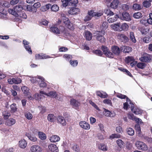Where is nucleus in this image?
I'll list each match as a JSON object with an SVG mask.
<instances>
[{
    "mask_svg": "<svg viewBox=\"0 0 152 152\" xmlns=\"http://www.w3.org/2000/svg\"><path fill=\"white\" fill-rule=\"evenodd\" d=\"M105 32L104 30L97 31L94 33V36L95 37L96 39L101 43H104L105 42L106 39L104 37Z\"/></svg>",
    "mask_w": 152,
    "mask_h": 152,
    "instance_id": "obj_1",
    "label": "nucleus"
},
{
    "mask_svg": "<svg viewBox=\"0 0 152 152\" xmlns=\"http://www.w3.org/2000/svg\"><path fill=\"white\" fill-rule=\"evenodd\" d=\"M116 96L121 99H126V102L124 104L123 108L124 109L127 110L128 107L131 108V104H133L130 99H129L126 95H123L121 94H118L116 95Z\"/></svg>",
    "mask_w": 152,
    "mask_h": 152,
    "instance_id": "obj_2",
    "label": "nucleus"
},
{
    "mask_svg": "<svg viewBox=\"0 0 152 152\" xmlns=\"http://www.w3.org/2000/svg\"><path fill=\"white\" fill-rule=\"evenodd\" d=\"M102 49L103 51L104 54L107 57L111 58H113L114 57V55L113 53L110 52L107 47L102 46Z\"/></svg>",
    "mask_w": 152,
    "mask_h": 152,
    "instance_id": "obj_3",
    "label": "nucleus"
},
{
    "mask_svg": "<svg viewBox=\"0 0 152 152\" xmlns=\"http://www.w3.org/2000/svg\"><path fill=\"white\" fill-rule=\"evenodd\" d=\"M152 56L146 53L143 54L140 58V60L142 62H150L151 61Z\"/></svg>",
    "mask_w": 152,
    "mask_h": 152,
    "instance_id": "obj_4",
    "label": "nucleus"
},
{
    "mask_svg": "<svg viewBox=\"0 0 152 152\" xmlns=\"http://www.w3.org/2000/svg\"><path fill=\"white\" fill-rule=\"evenodd\" d=\"M60 15L61 19L62 20L63 22L67 27L70 29H71V22L68 18H67L65 14L63 12L60 13Z\"/></svg>",
    "mask_w": 152,
    "mask_h": 152,
    "instance_id": "obj_5",
    "label": "nucleus"
},
{
    "mask_svg": "<svg viewBox=\"0 0 152 152\" xmlns=\"http://www.w3.org/2000/svg\"><path fill=\"white\" fill-rule=\"evenodd\" d=\"M135 144L137 148L143 151H146L148 149V148L147 145L142 142L137 141Z\"/></svg>",
    "mask_w": 152,
    "mask_h": 152,
    "instance_id": "obj_6",
    "label": "nucleus"
},
{
    "mask_svg": "<svg viewBox=\"0 0 152 152\" xmlns=\"http://www.w3.org/2000/svg\"><path fill=\"white\" fill-rule=\"evenodd\" d=\"M120 18L122 20L130 21L131 20V17L129 14L126 12H124L120 16Z\"/></svg>",
    "mask_w": 152,
    "mask_h": 152,
    "instance_id": "obj_7",
    "label": "nucleus"
},
{
    "mask_svg": "<svg viewBox=\"0 0 152 152\" xmlns=\"http://www.w3.org/2000/svg\"><path fill=\"white\" fill-rule=\"evenodd\" d=\"M70 104L72 107L74 109L78 110L79 109V106H80V103L76 100L72 99L70 101Z\"/></svg>",
    "mask_w": 152,
    "mask_h": 152,
    "instance_id": "obj_8",
    "label": "nucleus"
},
{
    "mask_svg": "<svg viewBox=\"0 0 152 152\" xmlns=\"http://www.w3.org/2000/svg\"><path fill=\"white\" fill-rule=\"evenodd\" d=\"M21 80L20 79L18 78H13L12 79H9L8 80V83L10 84L13 83L18 84L21 83Z\"/></svg>",
    "mask_w": 152,
    "mask_h": 152,
    "instance_id": "obj_9",
    "label": "nucleus"
},
{
    "mask_svg": "<svg viewBox=\"0 0 152 152\" xmlns=\"http://www.w3.org/2000/svg\"><path fill=\"white\" fill-rule=\"evenodd\" d=\"M111 50L114 55L118 56L120 54L121 50L117 46H113L111 47Z\"/></svg>",
    "mask_w": 152,
    "mask_h": 152,
    "instance_id": "obj_10",
    "label": "nucleus"
},
{
    "mask_svg": "<svg viewBox=\"0 0 152 152\" xmlns=\"http://www.w3.org/2000/svg\"><path fill=\"white\" fill-rule=\"evenodd\" d=\"M79 124L81 127L86 130H88L90 128V125L85 121H80Z\"/></svg>",
    "mask_w": 152,
    "mask_h": 152,
    "instance_id": "obj_11",
    "label": "nucleus"
},
{
    "mask_svg": "<svg viewBox=\"0 0 152 152\" xmlns=\"http://www.w3.org/2000/svg\"><path fill=\"white\" fill-rule=\"evenodd\" d=\"M117 37L120 39L121 42H123L124 43H126L129 41V39L124 34H118L117 35Z\"/></svg>",
    "mask_w": 152,
    "mask_h": 152,
    "instance_id": "obj_12",
    "label": "nucleus"
},
{
    "mask_svg": "<svg viewBox=\"0 0 152 152\" xmlns=\"http://www.w3.org/2000/svg\"><path fill=\"white\" fill-rule=\"evenodd\" d=\"M131 108L132 111L135 114H140L142 113V110L138 108H134V105L133 104H131Z\"/></svg>",
    "mask_w": 152,
    "mask_h": 152,
    "instance_id": "obj_13",
    "label": "nucleus"
},
{
    "mask_svg": "<svg viewBox=\"0 0 152 152\" xmlns=\"http://www.w3.org/2000/svg\"><path fill=\"white\" fill-rule=\"evenodd\" d=\"M23 44L25 47V49L30 54H32V52L30 46L28 45L29 42L25 40L23 41Z\"/></svg>",
    "mask_w": 152,
    "mask_h": 152,
    "instance_id": "obj_14",
    "label": "nucleus"
},
{
    "mask_svg": "<svg viewBox=\"0 0 152 152\" xmlns=\"http://www.w3.org/2000/svg\"><path fill=\"white\" fill-rule=\"evenodd\" d=\"M120 2L118 0H114L110 4V7L113 9H116L119 5Z\"/></svg>",
    "mask_w": 152,
    "mask_h": 152,
    "instance_id": "obj_15",
    "label": "nucleus"
},
{
    "mask_svg": "<svg viewBox=\"0 0 152 152\" xmlns=\"http://www.w3.org/2000/svg\"><path fill=\"white\" fill-rule=\"evenodd\" d=\"M80 11V10L75 7L71 8L68 11L69 14L71 15H74L78 13Z\"/></svg>",
    "mask_w": 152,
    "mask_h": 152,
    "instance_id": "obj_16",
    "label": "nucleus"
},
{
    "mask_svg": "<svg viewBox=\"0 0 152 152\" xmlns=\"http://www.w3.org/2000/svg\"><path fill=\"white\" fill-rule=\"evenodd\" d=\"M30 150L32 152H41L42 148L38 145H33L31 147Z\"/></svg>",
    "mask_w": 152,
    "mask_h": 152,
    "instance_id": "obj_17",
    "label": "nucleus"
},
{
    "mask_svg": "<svg viewBox=\"0 0 152 152\" xmlns=\"http://www.w3.org/2000/svg\"><path fill=\"white\" fill-rule=\"evenodd\" d=\"M35 57L36 59L37 60L46 59L50 58L49 56L42 53L37 54L35 55Z\"/></svg>",
    "mask_w": 152,
    "mask_h": 152,
    "instance_id": "obj_18",
    "label": "nucleus"
},
{
    "mask_svg": "<svg viewBox=\"0 0 152 152\" xmlns=\"http://www.w3.org/2000/svg\"><path fill=\"white\" fill-rule=\"evenodd\" d=\"M121 50L125 53H129L132 50V48L129 46H122L121 47Z\"/></svg>",
    "mask_w": 152,
    "mask_h": 152,
    "instance_id": "obj_19",
    "label": "nucleus"
},
{
    "mask_svg": "<svg viewBox=\"0 0 152 152\" xmlns=\"http://www.w3.org/2000/svg\"><path fill=\"white\" fill-rule=\"evenodd\" d=\"M48 148L52 152H58V147L54 144H51L48 145Z\"/></svg>",
    "mask_w": 152,
    "mask_h": 152,
    "instance_id": "obj_20",
    "label": "nucleus"
},
{
    "mask_svg": "<svg viewBox=\"0 0 152 152\" xmlns=\"http://www.w3.org/2000/svg\"><path fill=\"white\" fill-rule=\"evenodd\" d=\"M57 119L59 123L63 126H65L66 124V122L64 117L61 116H58L57 118Z\"/></svg>",
    "mask_w": 152,
    "mask_h": 152,
    "instance_id": "obj_21",
    "label": "nucleus"
},
{
    "mask_svg": "<svg viewBox=\"0 0 152 152\" xmlns=\"http://www.w3.org/2000/svg\"><path fill=\"white\" fill-rule=\"evenodd\" d=\"M18 144L20 148L24 149L27 146V143L25 140L22 139L19 141Z\"/></svg>",
    "mask_w": 152,
    "mask_h": 152,
    "instance_id": "obj_22",
    "label": "nucleus"
},
{
    "mask_svg": "<svg viewBox=\"0 0 152 152\" xmlns=\"http://www.w3.org/2000/svg\"><path fill=\"white\" fill-rule=\"evenodd\" d=\"M120 23H117L116 24L111 25V27L115 31H120Z\"/></svg>",
    "mask_w": 152,
    "mask_h": 152,
    "instance_id": "obj_23",
    "label": "nucleus"
},
{
    "mask_svg": "<svg viewBox=\"0 0 152 152\" xmlns=\"http://www.w3.org/2000/svg\"><path fill=\"white\" fill-rule=\"evenodd\" d=\"M14 8L16 12H17V14H18L23 9H25V6H23L22 5H18L15 6Z\"/></svg>",
    "mask_w": 152,
    "mask_h": 152,
    "instance_id": "obj_24",
    "label": "nucleus"
},
{
    "mask_svg": "<svg viewBox=\"0 0 152 152\" xmlns=\"http://www.w3.org/2000/svg\"><path fill=\"white\" fill-rule=\"evenodd\" d=\"M16 121L14 119L10 118L7 120L5 123V124L9 126H11L14 124Z\"/></svg>",
    "mask_w": 152,
    "mask_h": 152,
    "instance_id": "obj_25",
    "label": "nucleus"
},
{
    "mask_svg": "<svg viewBox=\"0 0 152 152\" xmlns=\"http://www.w3.org/2000/svg\"><path fill=\"white\" fill-rule=\"evenodd\" d=\"M84 36L86 38L87 40H90L92 38V35L91 33L88 31H85Z\"/></svg>",
    "mask_w": 152,
    "mask_h": 152,
    "instance_id": "obj_26",
    "label": "nucleus"
},
{
    "mask_svg": "<svg viewBox=\"0 0 152 152\" xmlns=\"http://www.w3.org/2000/svg\"><path fill=\"white\" fill-rule=\"evenodd\" d=\"M49 140L51 142H56L59 141L60 138L57 135H53L50 137Z\"/></svg>",
    "mask_w": 152,
    "mask_h": 152,
    "instance_id": "obj_27",
    "label": "nucleus"
},
{
    "mask_svg": "<svg viewBox=\"0 0 152 152\" xmlns=\"http://www.w3.org/2000/svg\"><path fill=\"white\" fill-rule=\"evenodd\" d=\"M46 96H51L53 98H54L58 99V95L55 91H51L48 94H47Z\"/></svg>",
    "mask_w": 152,
    "mask_h": 152,
    "instance_id": "obj_28",
    "label": "nucleus"
},
{
    "mask_svg": "<svg viewBox=\"0 0 152 152\" xmlns=\"http://www.w3.org/2000/svg\"><path fill=\"white\" fill-rule=\"evenodd\" d=\"M119 18L118 15H115L114 17L111 16L107 20V21L109 23H113L116 21L117 19Z\"/></svg>",
    "mask_w": 152,
    "mask_h": 152,
    "instance_id": "obj_29",
    "label": "nucleus"
},
{
    "mask_svg": "<svg viewBox=\"0 0 152 152\" xmlns=\"http://www.w3.org/2000/svg\"><path fill=\"white\" fill-rule=\"evenodd\" d=\"M104 114L107 116H110L111 117H113L115 115V113H111L110 111L108 110H105L104 113Z\"/></svg>",
    "mask_w": 152,
    "mask_h": 152,
    "instance_id": "obj_30",
    "label": "nucleus"
},
{
    "mask_svg": "<svg viewBox=\"0 0 152 152\" xmlns=\"http://www.w3.org/2000/svg\"><path fill=\"white\" fill-rule=\"evenodd\" d=\"M129 8V4L128 3L122 4L121 7V9L125 12L128 10Z\"/></svg>",
    "mask_w": 152,
    "mask_h": 152,
    "instance_id": "obj_31",
    "label": "nucleus"
},
{
    "mask_svg": "<svg viewBox=\"0 0 152 152\" xmlns=\"http://www.w3.org/2000/svg\"><path fill=\"white\" fill-rule=\"evenodd\" d=\"M98 148L99 149L103 151H106L107 150V146L103 143L99 144L98 145Z\"/></svg>",
    "mask_w": 152,
    "mask_h": 152,
    "instance_id": "obj_32",
    "label": "nucleus"
},
{
    "mask_svg": "<svg viewBox=\"0 0 152 152\" xmlns=\"http://www.w3.org/2000/svg\"><path fill=\"white\" fill-rule=\"evenodd\" d=\"M26 135L31 141L33 142H35L37 141V138L34 136L31 135L27 133H26Z\"/></svg>",
    "mask_w": 152,
    "mask_h": 152,
    "instance_id": "obj_33",
    "label": "nucleus"
},
{
    "mask_svg": "<svg viewBox=\"0 0 152 152\" xmlns=\"http://www.w3.org/2000/svg\"><path fill=\"white\" fill-rule=\"evenodd\" d=\"M132 8L134 10L138 11L140 10L142 8V7L140 4L135 3L133 4Z\"/></svg>",
    "mask_w": 152,
    "mask_h": 152,
    "instance_id": "obj_34",
    "label": "nucleus"
},
{
    "mask_svg": "<svg viewBox=\"0 0 152 152\" xmlns=\"http://www.w3.org/2000/svg\"><path fill=\"white\" fill-rule=\"evenodd\" d=\"M43 78L42 77V78H40L38 83L39 85V86L41 88H44L46 86V83L43 80Z\"/></svg>",
    "mask_w": 152,
    "mask_h": 152,
    "instance_id": "obj_35",
    "label": "nucleus"
},
{
    "mask_svg": "<svg viewBox=\"0 0 152 152\" xmlns=\"http://www.w3.org/2000/svg\"><path fill=\"white\" fill-rule=\"evenodd\" d=\"M51 7V4H48L42 6L41 8V10L42 11L45 12L49 10Z\"/></svg>",
    "mask_w": 152,
    "mask_h": 152,
    "instance_id": "obj_36",
    "label": "nucleus"
},
{
    "mask_svg": "<svg viewBox=\"0 0 152 152\" xmlns=\"http://www.w3.org/2000/svg\"><path fill=\"white\" fill-rule=\"evenodd\" d=\"M120 27V31H121L122 30H127L129 28V26L127 23H122L121 25V24Z\"/></svg>",
    "mask_w": 152,
    "mask_h": 152,
    "instance_id": "obj_37",
    "label": "nucleus"
},
{
    "mask_svg": "<svg viewBox=\"0 0 152 152\" xmlns=\"http://www.w3.org/2000/svg\"><path fill=\"white\" fill-rule=\"evenodd\" d=\"M130 39L133 43H135L136 40L135 39L134 32H130L129 33Z\"/></svg>",
    "mask_w": 152,
    "mask_h": 152,
    "instance_id": "obj_38",
    "label": "nucleus"
},
{
    "mask_svg": "<svg viewBox=\"0 0 152 152\" xmlns=\"http://www.w3.org/2000/svg\"><path fill=\"white\" fill-rule=\"evenodd\" d=\"M50 31L56 34H59L60 31L59 29L57 27L55 26L52 27L50 28Z\"/></svg>",
    "mask_w": 152,
    "mask_h": 152,
    "instance_id": "obj_39",
    "label": "nucleus"
},
{
    "mask_svg": "<svg viewBox=\"0 0 152 152\" xmlns=\"http://www.w3.org/2000/svg\"><path fill=\"white\" fill-rule=\"evenodd\" d=\"M8 11L9 13L15 16H17L18 15V14H17V12H16L14 7L13 9H9L8 10Z\"/></svg>",
    "mask_w": 152,
    "mask_h": 152,
    "instance_id": "obj_40",
    "label": "nucleus"
},
{
    "mask_svg": "<svg viewBox=\"0 0 152 152\" xmlns=\"http://www.w3.org/2000/svg\"><path fill=\"white\" fill-rule=\"evenodd\" d=\"M128 134L130 136H133L134 134V131L133 129L129 127L126 129Z\"/></svg>",
    "mask_w": 152,
    "mask_h": 152,
    "instance_id": "obj_41",
    "label": "nucleus"
},
{
    "mask_svg": "<svg viewBox=\"0 0 152 152\" xmlns=\"http://www.w3.org/2000/svg\"><path fill=\"white\" fill-rule=\"evenodd\" d=\"M38 135L39 137L42 140H45L46 137L45 134L42 132H39Z\"/></svg>",
    "mask_w": 152,
    "mask_h": 152,
    "instance_id": "obj_42",
    "label": "nucleus"
},
{
    "mask_svg": "<svg viewBox=\"0 0 152 152\" xmlns=\"http://www.w3.org/2000/svg\"><path fill=\"white\" fill-rule=\"evenodd\" d=\"M96 95L97 96L103 98H107L108 96L106 94H103L99 91L96 92Z\"/></svg>",
    "mask_w": 152,
    "mask_h": 152,
    "instance_id": "obj_43",
    "label": "nucleus"
},
{
    "mask_svg": "<svg viewBox=\"0 0 152 152\" xmlns=\"http://www.w3.org/2000/svg\"><path fill=\"white\" fill-rule=\"evenodd\" d=\"M142 16V14L140 12H139L134 13L133 15L134 17L136 19H139L141 18Z\"/></svg>",
    "mask_w": 152,
    "mask_h": 152,
    "instance_id": "obj_44",
    "label": "nucleus"
},
{
    "mask_svg": "<svg viewBox=\"0 0 152 152\" xmlns=\"http://www.w3.org/2000/svg\"><path fill=\"white\" fill-rule=\"evenodd\" d=\"M118 145L120 148H122L124 144V142L121 140H118L116 141Z\"/></svg>",
    "mask_w": 152,
    "mask_h": 152,
    "instance_id": "obj_45",
    "label": "nucleus"
},
{
    "mask_svg": "<svg viewBox=\"0 0 152 152\" xmlns=\"http://www.w3.org/2000/svg\"><path fill=\"white\" fill-rule=\"evenodd\" d=\"M48 120L50 122H52L54 121L55 118L54 115L52 114H49L47 117Z\"/></svg>",
    "mask_w": 152,
    "mask_h": 152,
    "instance_id": "obj_46",
    "label": "nucleus"
},
{
    "mask_svg": "<svg viewBox=\"0 0 152 152\" xmlns=\"http://www.w3.org/2000/svg\"><path fill=\"white\" fill-rule=\"evenodd\" d=\"M15 104H13L11 105L10 107L11 108V111L12 113H14L17 111V108L15 107Z\"/></svg>",
    "mask_w": 152,
    "mask_h": 152,
    "instance_id": "obj_47",
    "label": "nucleus"
},
{
    "mask_svg": "<svg viewBox=\"0 0 152 152\" xmlns=\"http://www.w3.org/2000/svg\"><path fill=\"white\" fill-rule=\"evenodd\" d=\"M135 128L137 134H140L141 133V131L140 125L139 124L135 125Z\"/></svg>",
    "mask_w": 152,
    "mask_h": 152,
    "instance_id": "obj_48",
    "label": "nucleus"
},
{
    "mask_svg": "<svg viewBox=\"0 0 152 152\" xmlns=\"http://www.w3.org/2000/svg\"><path fill=\"white\" fill-rule=\"evenodd\" d=\"M142 4L143 6L146 7H148L151 5V1H145L143 2Z\"/></svg>",
    "mask_w": 152,
    "mask_h": 152,
    "instance_id": "obj_49",
    "label": "nucleus"
},
{
    "mask_svg": "<svg viewBox=\"0 0 152 152\" xmlns=\"http://www.w3.org/2000/svg\"><path fill=\"white\" fill-rule=\"evenodd\" d=\"M51 9L52 11L54 12H57L59 9V7L57 5L54 4L52 6H51Z\"/></svg>",
    "mask_w": 152,
    "mask_h": 152,
    "instance_id": "obj_50",
    "label": "nucleus"
},
{
    "mask_svg": "<svg viewBox=\"0 0 152 152\" xmlns=\"http://www.w3.org/2000/svg\"><path fill=\"white\" fill-rule=\"evenodd\" d=\"M137 67L139 68L143 69L146 66V64L143 63H139L137 64Z\"/></svg>",
    "mask_w": 152,
    "mask_h": 152,
    "instance_id": "obj_51",
    "label": "nucleus"
},
{
    "mask_svg": "<svg viewBox=\"0 0 152 152\" xmlns=\"http://www.w3.org/2000/svg\"><path fill=\"white\" fill-rule=\"evenodd\" d=\"M108 27L107 23V22H104L102 26H101V28L102 29L104 30L106 29Z\"/></svg>",
    "mask_w": 152,
    "mask_h": 152,
    "instance_id": "obj_52",
    "label": "nucleus"
},
{
    "mask_svg": "<svg viewBox=\"0 0 152 152\" xmlns=\"http://www.w3.org/2000/svg\"><path fill=\"white\" fill-rule=\"evenodd\" d=\"M93 53L98 56H102L103 53L100 50H95L93 51Z\"/></svg>",
    "mask_w": 152,
    "mask_h": 152,
    "instance_id": "obj_53",
    "label": "nucleus"
},
{
    "mask_svg": "<svg viewBox=\"0 0 152 152\" xmlns=\"http://www.w3.org/2000/svg\"><path fill=\"white\" fill-rule=\"evenodd\" d=\"M25 117L28 120L31 119L33 117L31 114L29 112L26 113L25 114Z\"/></svg>",
    "mask_w": 152,
    "mask_h": 152,
    "instance_id": "obj_54",
    "label": "nucleus"
},
{
    "mask_svg": "<svg viewBox=\"0 0 152 152\" xmlns=\"http://www.w3.org/2000/svg\"><path fill=\"white\" fill-rule=\"evenodd\" d=\"M21 89L23 93L26 94H27L28 93V88L26 86H23L21 88Z\"/></svg>",
    "mask_w": 152,
    "mask_h": 152,
    "instance_id": "obj_55",
    "label": "nucleus"
},
{
    "mask_svg": "<svg viewBox=\"0 0 152 152\" xmlns=\"http://www.w3.org/2000/svg\"><path fill=\"white\" fill-rule=\"evenodd\" d=\"M40 78H42V77L39 76L38 78L36 77H33L31 80V81L32 83H35L37 81L39 82Z\"/></svg>",
    "mask_w": 152,
    "mask_h": 152,
    "instance_id": "obj_56",
    "label": "nucleus"
},
{
    "mask_svg": "<svg viewBox=\"0 0 152 152\" xmlns=\"http://www.w3.org/2000/svg\"><path fill=\"white\" fill-rule=\"evenodd\" d=\"M149 18L148 19L147 21L148 24H152V13L149 14Z\"/></svg>",
    "mask_w": 152,
    "mask_h": 152,
    "instance_id": "obj_57",
    "label": "nucleus"
},
{
    "mask_svg": "<svg viewBox=\"0 0 152 152\" xmlns=\"http://www.w3.org/2000/svg\"><path fill=\"white\" fill-rule=\"evenodd\" d=\"M72 148L75 151L78 152L80 150L79 147L76 144L73 145L72 146Z\"/></svg>",
    "mask_w": 152,
    "mask_h": 152,
    "instance_id": "obj_58",
    "label": "nucleus"
},
{
    "mask_svg": "<svg viewBox=\"0 0 152 152\" xmlns=\"http://www.w3.org/2000/svg\"><path fill=\"white\" fill-rule=\"evenodd\" d=\"M121 135L118 134H112L110 136V138H119L120 137Z\"/></svg>",
    "mask_w": 152,
    "mask_h": 152,
    "instance_id": "obj_59",
    "label": "nucleus"
},
{
    "mask_svg": "<svg viewBox=\"0 0 152 152\" xmlns=\"http://www.w3.org/2000/svg\"><path fill=\"white\" fill-rule=\"evenodd\" d=\"M126 61L127 62L129 63L131 61H134V58L132 56H128L126 58Z\"/></svg>",
    "mask_w": 152,
    "mask_h": 152,
    "instance_id": "obj_60",
    "label": "nucleus"
},
{
    "mask_svg": "<svg viewBox=\"0 0 152 152\" xmlns=\"http://www.w3.org/2000/svg\"><path fill=\"white\" fill-rule=\"evenodd\" d=\"M70 64L73 66H76L78 64V62L77 61H70Z\"/></svg>",
    "mask_w": 152,
    "mask_h": 152,
    "instance_id": "obj_61",
    "label": "nucleus"
},
{
    "mask_svg": "<svg viewBox=\"0 0 152 152\" xmlns=\"http://www.w3.org/2000/svg\"><path fill=\"white\" fill-rule=\"evenodd\" d=\"M104 103L110 105H112V102L109 99H104L103 101Z\"/></svg>",
    "mask_w": 152,
    "mask_h": 152,
    "instance_id": "obj_62",
    "label": "nucleus"
},
{
    "mask_svg": "<svg viewBox=\"0 0 152 152\" xmlns=\"http://www.w3.org/2000/svg\"><path fill=\"white\" fill-rule=\"evenodd\" d=\"M121 70L123 72H125L126 74L129 76L131 77H132V75L131 74V73L127 69H122Z\"/></svg>",
    "mask_w": 152,
    "mask_h": 152,
    "instance_id": "obj_63",
    "label": "nucleus"
},
{
    "mask_svg": "<svg viewBox=\"0 0 152 152\" xmlns=\"http://www.w3.org/2000/svg\"><path fill=\"white\" fill-rule=\"evenodd\" d=\"M88 14L92 18L93 17L95 16L96 13V12H94L93 11L89 10L88 11Z\"/></svg>",
    "mask_w": 152,
    "mask_h": 152,
    "instance_id": "obj_64",
    "label": "nucleus"
}]
</instances>
